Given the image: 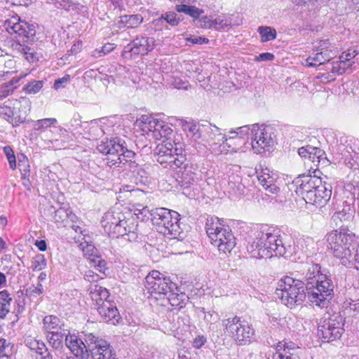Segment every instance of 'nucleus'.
<instances>
[{
	"instance_id": "obj_26",
	"label": "nucleus",
	"mask_w": 359,
	"mask_h": 359,
	"mask_svg": "<svg viewBox=\"0 0 359 359\" xmlns=\"http://www.w3.org/2000/svg\"><path fill=\"white\" fill-rule=\"evenodd\" d=\"M157 279V271H151L149 275L145 278L144 287L147 294H149L147 298L151 299V302L153 301L154 303L157 302V290L156 288V280Z\"/></svg>"
},
{
	"instance_id": "obj_1",
	"label": "nucleus",
	"mask_w": 359,
	"mask_h": 359,
	"mask_svg": "<svg viewBox=\"0 0 359 359\" xmlns=\"http://www.w3.org/2000/svg\"><path fill=\"white\" fill-rule=\"evenodd\" d=\"M334 288L332 279L323 273L320 266L312 264L308 265L304 280L290 276L281 278L276 294L290 309L301 305L306 297L313 306L325 308L334 297Z\"/></svg>"
},
{
	"instance_id": "obj_58",
	"label": "nucleus",
	"mask_w": 359,
	"mask_h": 359,
	"mask_svg": "<svg viewBox=\"0 0 359 359\" xmlns=\"http://www.w3.org/2000/svg\"><path fill=\"white\" fill-rule=\"evenodd\" d=\"M318 186H320V184H318L316 186V188L311 189V191L306 193L304 196H302V198L305 201V202L307 204L312 205L313 203V202H316V198H315V196H316L315 193L317 192V188H318Z\"/></svg>"
},
{
	"instance_id": "obj_47",
	"label": "nucleus",
	"mask_w": 359,
	"mask_h": 359,
	"mask_svg": "<svg viewBox=\"0 0 359 359\" xmlns=\"http://www.w3.org/2000/svg\"><path fill=\"white\" fill-rule=\"evenodd\" d=\"M29 348L31 350L35 351L39 355L41 354H45L47 353V347L46 344L39 340H32L30 342H29Z\"/></svg>"
},
{
	"instance_id": "obj_17",
	"label": "nucleus",
	"mask_w": 359,
	"mask_h": 359,
	"mask_svg": "<svg viewBox=\"0 0 359 359\" xmlns=\"http://www.w3.org/2000/svg\"><path fill=\"white\" fill-rule=\"evenodd\" d=\"M257 178L266 191L271 194H277L280 189L276 185V177L268 168H256Z\"/></svg>"
},
{
	"instance_id": "obj_31",
	"label": "nucleus",
	"mask_w": 359,
	"mask_h": 359,
	"mask_svg": "<svg viewBox=\"0 0 359 359\" xmlns=\"http://www.w3.org/2000/svg\"><path fill=\"white\" fill-rule=\"evenodd\" d=\"M88 261L90 268H94L103 274H106L109 271L106 261L100 256L93 255L91 254L89 255Z\"/></svg>"
},
{
	"instance_id": "obj_43",
	"label": "nucleus",
	"mask_w": 359,
	"mask_h": 359,
	"mask_svg": "<svg viewBox=\"0 0 359 359\" xmlns=\"http://www.w3.org/2000/svg\"><path fill=\"white\" fill-rule=\"evenodd\" d=\"M228 140H229V137L227 138L226 135L221 132L220 133H217L211 141H205L204 142L208 144L212 149H217V147H221Z\"/></svg>"
},
{
	"instance_id": "obj_63",
	"label": "nucleus",
	"mask_w": 359,
	"mask_h": 359,
	"mask_svg": "<svg viewBox=\"0 0 359 359\" xmlns=\"http://www.w3.org/2000/svg\"><path fill=\"white\" fill-rule=\"evenodd\" d=\"M311 149V154L309 155L308 159L313 163L316 165H317L319 163V160H318L317 156V151L318 147H312Z\"/></svg>"
},
{
	"instance_id": "obj_27",
	"label": "nucleus",
	"mask_w": 359,
	"mask_h": 359,
	"mask_svg": "<svg viewBox=\"0 0 359 359\" xmlns=\"http://www.w3.org/2000/svg\"><path fill=\"white\" fill-rule=\"evenodd\" d=\"M161 83L165 86H173L175 88L184 90H187L189 86L188 82L183 81L180 78L175 77L168 72L162 74Z\"/></svg>"
},
{
	"instance_id": "obj_5",
	"label": "nucleus",
	"mask_w": 359,
	"mask_h": 359,
	"mask_svg": "<svg viewBox=\"0 0 359 359\" xmlns=\"http://www.w3.org/2000/svg\"><path fill=\"white\" fill-rule=\"evenodd\" d=\"M205 230L211 243L218 248L220 252H230L236 246V238L228 225L217 217H208L205 223Z\"/></svg>"
},
{
	"instance_id": "obj_2",
	"label": "nucleus",
	"mask_w": 359,
	"mask_h": 359,
	"mask_svg": "<svg viewBox=\"0 0 359 359\" xmlns=\"http://www.w3.org/2000/svg\"><path fill=\"white\" fill-rule=\"evenodd\" d=\"M247 250L251 257L256 259L273 256L290 257L296 253V247L293 241H287L281 236L280 230L261 224L254 228Z\"/></svg>"
},
{
	"instance_id": "obj_48",
	"label": "nucleus",
	"mask_w": 359,
	"mask_h": 359,
	"mask_svg": "<svg viewBox=\"0 0 359 359\" xmlns=\"http://www.w3.org/2000/svg\"><path fill=\"white\" fill-rule=\"evenodd\" d=\"M214 29H222L231 25V20L224 15H219L213 20Z\"/></svg>"
},
{
	"instance_id": "obj_60",
	"label": "nucleus",
	"mask_w": 359,
	"mask_h": 359,
	"mask_svg": "<svg viewBox=\"0 0 359 359\" xmlns=\"http://www.w3.org/2000/svg\"><path fill=\"white\" fill-rule=\"evenodd\" d=\"M199 22L202 28L214 29V22L210 17L205 16L199 19Z\"/></svg>"
},
{
	"instance_id": "obj_30",
	"label": "nucleus",
	"mask_w": 359,
	"mask_h": 359,
	"mask_svg": "<svg viewBox=\"0 0 359 359\" xmlns=\"http://www.w3.org/2000/svg\"><path fill=\"white\" fill-rule=\"evenodd\" d=\"M203 127V124H197L194 121L186 122L183 125L184 131L187 133V135L190 136L191 138L195 140H201L202 133H201V130Z\"/></svg>"
},
{
	"instance_id": "obj_61",
	"label": "nucleus",
	"mask_w": 359,
	"mask_h": 359,
	"mask_svg": "<svg viewBox=\"0 0 359 359\" xmlns=\"http://www.w3.org/2000/svg\"><path fill=\"white\" fill-rule=\"evenodd\" d=\"M273 359H300V357L299 354L286 352L284 354H274Z\"/></svg>"
},
{
	"instance_id": "obj_41",
	"label": "nucleus",
	"mask_w": 359,
	"mask_h": 359,
	"mask_svg": "<svg viewBox=\"0 0 359 359\" xmlns=\"http://www.w3.org/2000/svg\"><path fill=\"white\" fill-rule=\"evenodd\" d=\"M165 22L172 26H177L180 22V19L177 18L175 13L167 12L158 18V26L163 25Z\"/></svg>"
},
{
	"instance_id": "obj_8",
	"label": "nucleus",
	"mask_w": 359,
	"mask_h": 359,
	"mask_svg": "<svg viewBox=\"0 0 359 359\" xmlns=\"http://www.w3.org/2000/svg\"><path fill=\"white\" fill-rule=\"evenodd\" d=\"M101 222L104 232L111 237L128 236V240L130 241L137 238L134 226L128 225V221L125 219L121 212H107Z\"/></svg>"
},
{
	"instance_id": "obj_18",
	"label": "nucleus",
	"mask_w": 359,
	"mask_h": 359,
	"mask_svg": "<svg viewBox=\"0 0 359 359\" xmlns=\"http://www.w3.org/2000/svg\"><path fill=\"white\" fill-rule=\"evenodd\" d=\"M95 346L91 348L90 358L92 359H117L111 346L105 340L96 338Z\"/></svg>"
},
{
	"instance_id": "obj_21",
	"label": "nucleus",
	"mask_w": 359,
	"mask_h": 359,
	"mask_svg": "<svg viewBox=\"0 0 359 359\" xmlns=\"http://www.w3.org/2000/svg\"><path fill=\"white\" fill-rule=\"evenodd\" d=\"M97 310L104 321L107 323L111 321L113 324L118 322L119 313L116 306L111 301L103 302Z\"/></svg>"
},
{
	"instance_id": "obj_57",
	"label": "nucleus",
	"mask_w": 359,
	"mask_h": 359,
	"mask_svg": "<svg viewBox=\"0 0 359 359\" xmlns=\"http://www.w3.org/2000/svg\"><path fill=\"white\" fill-rule=\"evenodd\" d=\"M11 294L8 290H2L0 292V305L5 306H10L12 302Z\"/></svg>"
},
{
	"instance_id": "obj_62",
	"label": "nucleus",
	"mask_w": 359,
	"mask_h": 359,
	"mask_svg": "<svg viewBox=\"0 0 359 359\" xmlns=\"http://www.w3.org/2000/svg\"><path fill=\"white\" fill-rule=\"evenodd\" d=\"M206 342V338L203 335L196 337L193 341V346L196 348H201Z\"/></svg>"
},
{
	"instance_id": "obj_16",
	"label": "nucleus",
	"mask_w": 359,
	"mask_h": 359,
	"mask_svg": "<svg viewBox=\"0 0 359 359\" xmlns=\"http://www.w3.org/2000/svg\"><path fill=\"white\" fill-rule=\"evenodd\" d=\"M13 121L11 123L15 127L22 123L26 120V116L31 109V102L25 97H20L15 100L13 107Z\"/></svg>"
},
{
	"instance_id": "obj_29",
	"label": "nucleus",
	"mask_w": 359,
	"mask_h": 359,
	"mask_svg": "<svg viewBox=\"0 0 359 359\" xmlns=\"http://www.w3.org/2000/svg\"><path fill=\"white\" fill-rule=\"evenodd\" d=\"M11 47L13 51L23 56L27 60L32 61L34 60V50L32 48L20 42L13 43Z\"/></svg>"
},
{
	"instance_id": "obj_12",
	"label": "nucleus",
	"mask_w": 359,
	"mask_h": 359,
	"mask_svg": "<svg viewBox=\"0 0 359 359\" xmlns=\"http://www.w3.org/2000/svg\"><path fill=\"white\" fill-rule=\"evenodd\" d=\"M343 323L340 316L333 315L320 320L318 327V336L323 341H332L339 339L343 333Z\"/></svg>"
},
{
	"instance_id": "obj_56",
	"label": "nucleus",
	"mask_w": 359,
	"mask_h": 359,
	"mask_svg": "<svg viewBox=\"0 0 359 359\" xmlns=\"http://www.w3.org/2000/svg\"><path fill=\"white\" fill-rule=\"evenodd\" d=\"M43 288L41 283H38L36 286L32 285L26 290L27 295L37 297L43 293Z\"/></svg>"
},
{
	"instance_id": "obj_11",
	"label": "nucleus",
	"mask_w": 359,
	"mask_h": 359,
	"mask_svg": "<svg viewBox=\"0 0 359 359\" xmlns=\"http://www.w3.org/2000/svg\"><path fill=\"white\" fill-rule=\"evenodd\" d=\"M97 337L92 333L85 334L84 341L75 334H68L65 338L66 346L79 359H90V351L93 348Z\"/></svg>"
},
{
	"instance_id": "obj_33",
	"label": "nucleus",
	"mask_w": 359,
	"mask_h": 359,
	"mask_svg": "<svg viewBox=\"0 0 359 359\" xmlns=\"http://www.w3.org/2000/svg\"><path fill=\"white\" fill-rule=\"evenodd\" d=\"M221 129L213 126L211 123L206 122L203 123V127L201 130L202 133L201 140L204 142L205 141H211L217 133H220Z\"/></svg>"
},
{
	"instance_id": "obj_49",
	"label": "nucleus",
	"mask_w": 359,
	"mask_h": 359,
	"mask_svg": "<svg viewBox=\"0 0 359 359\" xmlns=\"http://www.w3.org/2000/svg\"><path fill=\"white\" fill-rule=\"evenodd\" d=\"M354 64V62H351L348 64H344L340 60L339 62H334L332 64V72L334 74H337L339 75L342 74L345 72V71L351 67Z\"/></svg>"
},
{
	"instance_id": "obj_19",
	"label": "nucleus",
	"mask_w": 359,
	"mask_h": 359,
	"mask_svg": "<svg viewBox=\"0 0 359 359\" xmlns=\"http://www.w3.org/2000/svg\"><path fill=\"white\" fill-rule=\"evenodd\" d=\"M321 182L319 178L309 175H303L297 177L294 180L293 184L296 186L295 191L297 194L302 197Z\"/></svg>"
},
{
	"instance_id": "obj_44",
	"label": "nucleus",
	"mask_w": 359,
	"mask_h": 359,
	"mask_svg": "<svg viewBox=\"0 0 359 359\" xmlns=\"http://www.w3.org/2000/svg\"><path fill=\"white\" fill-rule=\"evenodd\" d=\"M146 40H144V37L141 39H135L133 41V55H144L146 54V49L144 43H146Z\"/></svg>"
},
{
	"instance_id": "obj_13",
	"label": "nucleus",
	"mask_w": 359,
	"mask_h": 359,
	"mask_svg": "<svg viewBox=\"0 0 359 359\" xmlns=\"http://www.w3.org/2000/svg\"><path fill=\"white\" fill-rule=\"evenodd\" d=\"M4 27L11 35L22 38L25 41H34L36 35V27L20 20L18 15H13L4 22Z\"/></svg>"
},
{
	"instance_id": "obj_54",
	"label": "nucleus",
	"mask_w": 359,
	"mask_h": 359,
	"mask_svg": "<svg viewBox=\"0 0 359 359\" xmlns=\"http://www.w3.org/2000/svg\"><path fill=\"white\" fill-rule=\"evenodd\" d=\"M70 80V76L69 74H66L63 77L59 78L55 81L53 88L55 90L63 88L69 83Z\"/></svg>"
},
{
	"instance_id": "obj_39",
	"label": "nucleus",
	"mask_w": 359,
	"mask_h": 359,
	"mask_svg": "<svg viewBox=\"0 0 359 359\" xmlns=\"http://www.w3.org/2000/svg\"><path fill=\"white\" fill-rule=\"evenodd\" d=\"M57 123V120L55 118H46L37 120L35 122V130L37 131L45 132V130L53 126L55 123Z\"/></svg>"
},
{
	"instance_id": "obj_46",
	"label": "nucleus",
	"mask_w": 359,
	"mask_h": 359,
	"mask_svg": "<svg viewBox=\"0 0 359 359\" xmlns=\"http://www.w3.org/2000/svg\"><path fill=\"white\" fill-rule=\"evenodd\" d=\"M116 47L114 43H107L100 49H95L92 55L95 57H102L111 52Z\"/></svg>"
},
{
	"instance_id": "obj_6",
	"label": "nucleus",
	"mask_w": 359,
	"mask_h": 359,
	"mask_svg": "<svg viewBox=\"0 0 359 359\" xmlns=\"http://www.w3.org/2000/svg\"><path fill=\"white\" fill-rule=\"evenodd\" d=\"M97 150L107 156V164L111 167L123 168L128 164H134L133 161L135 153L125 148L118 138L102 140L97 146Z\"/></svg>"
},
{
	"instance_id": "obj_22",
	"label": "nucleus",
	"mask_w": 359,
	"mask_h": 359,
	"mask_svg": "<svg viewBox=\"0 0 359 359\" xmlns=\"http://www.w3.org/2000/svg\"><path fill=\"white\" fill-rule=\"evenodd\" d=\"M135 126L139 128L144 134L149 135L151 133L154 137H156V127L157 126V119L151 116L144 114L137 119L135 123Z\"/></svg>"
},
{
	"instance_id": "obj_53",
	"label": "nucleus",
	"mask_w": 359,
	"mask_h": 359,
	"mask_svg": "<svg viewBox=\"0 0 359 359\" xmlns=\"http://www.w3.org/2000/svg\"><path fill=\"white\" fill-rule=\"evenodd\" d=\"M0 116L8 122L11 123L13 116V109L11 107L4 106L0 108Z\"/></svg>"
},
{
	"instance_id": "obj_37",
	"label": "nucleus",
	"mask_w": 359,
	"mask_h": 359,
	"mask_svg": "<svg viewBox=\"0 0 359 359\" xmlns=\"http://www.w3.org/2000/svg\"><path fill=\"white\" fill-rule=\"evenodd\" d=\"M258 32L262 42L272 41L276 38V30L271 27L261 26L258 28Z\"/></svg>"
},
{
	"instance_id": "obj_4",
	"label": "nucleus",
	"mask_w": 359,
	"mask_h": 359,
	"mask_svg": "<svg viewBox=\"0 0 359 359\" xmlns=\"http://www.w3.org/2000/svg\"><path fill=\"white\" fill-rule=\"evenodd\" d=\"M327 247L343 265L352 263V258L359 245L354 233L348 229H341L327 233Z\"/></svg>"
},
{
	"instance_id": "obj_45",
	"label": "nucleus",
	"mask_w": 359,
	"mask_h": 359,
	"mask_svg": "<svg viewBox=\"0 0 359 359\" xmlns=\"http://www.w3.org/2000/svg\"><path fill=\"white\" fill-rule=\"evenodd\" d=\"M46 266V259L41 254L36 255L32 262V268L34 271H41Z\"/></svg>"
},
{
	"instance_id": "obj_51",
	"label": "nucleus",
	"mask_w": 359,
	"mask_h": 359,
	"mask_svg": "<svg viewBox=\"0 0 359 359\" xmlns=\"http://www.w3.org/2000/svg\"><path fill=\"white\" fill-rule=\"evenodd\" d=\"M43 84L42 81H33L25 86V90L28 93L35 94L42 88Z\"/></svg>"
},
{
	"instance_id": "obj_50",
	"label": "nucleus",
	"mask_w": 359,
	"mask_h": 359,
	"mask_svg": "<svg viewBox=\"0 0 359 359\" xmlns=\"http://www.w3.org/2000/svg\"><path fill=\"white\" fill-rule=\"evenodd\" d=\"M4 152L7 157L10 168L15 170L16 168V159L13 150L11 147L6 146L4 147Z\"/></svg>"
},
{
	"instance_id": "obj_14",
	"label": "nucleus",
	"mask_w": 359,
	"mask_h": 359,
	"mask_svg": "<svg viewBox=\"0 0 359 359\" xmlns=\"http://www.w3.org/2000/svg\"><path fill=\"white\" fill-rule=\"evenodd\" d=\"M273 128L265 126L259 128L258 124L252 126L250 140L252 149L257 153H262L266 147L273 144L275 135L272 133Z\"/></svg>"
},
{
	"instance_id": "obj_38",
	"label": "nucleus",
	"mask_w": 359,
	"mask_h": 359,
	"mask_svg": "<svg viewBox=\"0 0 359 359\" xmlns=\"http://www.w3.org/2000/svg\"><path fill=\"white\" fill-rule=\"evenodd\" d=\"M13 346L6 339H0V359H10L13 353Z\"/></svg>"
},
{
	"instance_id": "obj_28",
	"label": "nucleus",
	"mask_w": 359,
	"mask_h": 359,
	"mask_svg": "<svg viewBox=\"0 0 359 359\" xmlns=\"http://www.w3.org/2000/svg\"><path fill=\"white\" fill-rule=\"evenodd\" d=\"M343 204L344 205L342 210L337 211L332 217V219L336 222L337 225L338 224V220L340 222L348 221L353 217L354 210H353L352 207L347 204L346 201H344Z\"/></svg>"
},
{
	"instance_id": "obj_40",
	"label": "nucleus",
	"mask_w": 359,
	"mask_h": 359,
	"mask_svg": "<svg viewBox=\"0 0 359 359\" xmlns=\"http://www.w3.org/2000/svg\"><path fill=\"white\" fill-rule=\"evenodd\" d=\"M228 187L230 191L236 196H240L245 194V187L241 183L238 177L237 181H229Z\"/></svg>"
},
{
	"instance_id": "obj_7",
	"label": "nucleus",
	"mask_w": 359,
	"mask_h": 359,
	"mask_svg": "<svg viewBox=\"0 0 359 359\" xmlns=\"http://www.w3.org/2000/svg\"><path fill=\"white\" fill-rule=\"evenodd\" d=\"M222 323L224 333L237 346H245L252 341L255 330L248 321L236 316L222 320Z\"/></svg>"
},
{
	"instance_id": "obj_34",
	"label": "nucleus",
	"mask_w": 359,
	"mask_h": 359,
	"mask_svg": "<svg viewBox=\"0 0 359 359\" xmlns=\"http://www.w3.org/2000/svg\"><path fill=\"white\" fill-rule=\"evenodd\" d=\"M67 334L63 330L55 331L54 332L46 333V336L48 341L54 348H59L62 346L64 337Z\"/></svg>"
},
{
	"instance_id": "obj_36",
	"label": "nucleus",
	"mask_w": 359,
	"mask_h": 359,
	"mask_svg": "<svg viewBox=\"0 0 359 359\" xmlns=\"http://www.w3.org/2000/svg\"><path fill=\"white\" fill-rule=\"evenodd\" d=\"M277 352L275 354H284L285 353L299 354V348L292 341H280L277 345Z\"/></svg>"
},
{
	"instance_id": "obj_20",
	"label": "nucleus",
	"mask_w": 359,
	"mask_h": 359,
	"mask_svg": "<svg viewBox=\"0 0 359 359\" xmlns=\"http://www.w3.org/2000/svg\"><path fill=\"white\" fill-rule=\"evenodd\" d=\"M68 205L55 208L50 205L44 210V214L52 217V220L57 225L66 226L68 223V215L69 212Z\"/></svg>"
},
{
	"instance_id": "obj_64",
	"label": "nucleus",
	"mask_w": 359,
	"mask_h": 359,
	"mask_svg": "<svg viewBox=\"0 0 359 359\" xmlns=\"http://www.w3.org/2000/svg\"><path fill=\"white\" fill-rule=\"evenodd\" d=\"M312 146L307 145L306 147H302L298 149V154L299 155L304 158H308L309 155L311 154V149Z\"/></svg>"
},
{
	"instance_id": "obj_24",
	"label": "nucleus",
	"mask_w": 359,
	"mask_h": 359,
	"mask_svg": "<svg viewBox=\"0 0 359 359\" xmlns=\"http://www.w3.org/2000/svg\"><path fill=\"white\" fill-rule=\"evenodd\" d=\"M63 327L64 323L56 316L48 315L45 316L43 320V329L45 334L59 330L65 331Z\"/></svg>"
},
{
	"instance_id": "obj_23",
	"label": "nucleus",
	"mask_w": 359,
	"mask_h": 359,
	"mask_svg": "<svg viewBox=\"0 0 359 359\" xmlns=\"http://www.w3.org/2000/svg\"><path fill=\"white\" fill-rule=\"evenodd\" d=\"M316 202H313V205L316 207H323L330 199L332 196V187L330 184L320 183L317 188V192L315 193Z\"/></svg>"
},
{
	"instance_id": "obj_55",
	"label": "nucleus",
	"mask_w": 359,
	"mask_h": 359,
	"mask_svg": "<svg viewBox=\"0 0 359 359\" xmlns=\"http://www.w3.org/2000/svg\"><path fill=\"white\" fill-rule=\"evenodd\" d=\"M358 54V52L357 50L348 49L347 51L342 53L340 56V60H341V62H344V65L348 64L350 63L351 60L354 58Z\"/></svg>"
},
{
	"instance_id": "obj_15",
	"label": "nucleus",
	"mask_w": 359,
	"mask_h": 359,
	"mask_svg": "<svg viewBox=\"0 0 359 359\" xmlns=\"http://www.w3.org/2000/svg\"><path fill=\"white\" fill-rule=\"evenodd\" d=\"M328 43L323 41L317 48V53H312L306 59L309 67H316L329 62L336 56V50L330 49Z\"/></svg>"
},
{
	"instance_id": "obj_25",
	"label": "nucleus",
	"mask_w": 359,
	"mask_h": 359,
	"mask_svg": "<svg viewBox=\"0 0 359 359\" xmlns=\"http://www.w3.org/2000/svg\"><path fill=\"white\" fill-rule=\"evenodd\" d=\"M89 290L90 298L96 303L97 307L100 306L103 302L109 301L108 300L109 293L105 287L98 285H94L90 286Z\"/></svg>"
},
{
	"instance_id": "obj_52",
	"label": "nucleus",
	"mask_w": 359,
	"mask_h": 359,
	"mask_svg": "<svg viewBox=\"0 0 359 359\" xmlns=\"http://www.w3.org/2000/svg\"><path fill=\"white\" fill-rule=\"evenodd\" d=\"M104 133V130L96 122H91L89 133L93 138L102 136Z\"/></svg>"
},
{
	"instance_id": "obj_10",
	"label": "nucleus",
	"mask_w": 359,
	"mask_h": 359,
	"mask_svg": "<svg viewBox=\"0 0 359 359\" xmlns=\"http://www.w3.org/2000/svg\"><path fill=\"white\" fill-rule=\"evenodd\" d=\"M178 212L166 208H158V234L175 239L180 233Z\"/></svg>"
},
{
	"instance_id": "obj_32",
	"label": "nucleus",
	"mask_w": 359,
	"mask_h": 359,
	"mask_svg": "<svg viewBox=\"0 0 359 359\" xmlns=\"http://www.w3.org/2000/svg\"><path fill=\"white\" fill-rule=\"evenodd\" d=\"M175 10L178 13H183L191 17L194 20L199 19L201 15L203 13V11L202 9H199L194 6L186 4L176 5Z\"/></svg>"
},
{
	"instance_id": "obj_9",
	"label": "nucleus",
	"mask_w": 359,
	"mask_h": 359,
	"mask_svg": "<svg viewBox=\"0 0 359 359\" xmlns=\"http://www.w3.org/2000/svg\"><path fill=\"white\" fill-rule=\"evenodd\" d=\"M187 299L175 283L158 271V300L165 299L172 306L182 307Z\"/></svg>"
},
{
	"instance_id": "obj_42",
	"label": "nucleus",
	"mask_w": 359,
	"mask_h": 359,
	"mask_svg": "<svg viewBox=\"0 0 359 359\" xmlns=\"http://www.w3.org/2000/svg\"><path fill=\"white\" fill-rule=\"evenodd\" d=\"M249 132L250 127L248 125L238 127L236 130H231L229 131V133L232 135V136L229 137V140L236 137L243 140H245V138L249 139Z\"/></svg>"
},
{
	"instance_id": "obj_59",
	"label": "nucleus",
	"mask_w": 359,
	"mask_h": 359,
	"mask_svg": "<svg viewBox=\"0 0 359 359\" xmlns=\"http://www.w3.org/2000/svg\"><path fill=\"white\" fill-rule=\"evenodd\" d=\"M187 43H189L191 44H204L208 43L209 40L205 37L202 36H191L190 37H187L186 39Z\"/></svg>"
},
{
	"instance_id": "obj_35",
	"label": "nucleus",
	"mask_w": 359,
	"mask_h": 359,
	"mask_svg": "<svg viewBox=\"0 0 359 359\" xmlns=\"http://www.w3.org/2000/svg\"><path fill=\"white\" fill-rule=\"evenodd\" d=\"M143 21V17L140 14L125 15L121 16L120 22L128 28H136Z\"/></svg>"
},
{
	"instance_id": "obj_3",
	"label": "nucleus",
	"mask_w": 359,
	"mask_h": 359,
	"mask_svg": "<svg viewBox=\"0 0 359 359\" xmlns=\"http://www.w3.org/2000/svg\"><path fill=\"white\" fill-rule=\"evenodd\" d=\"M161 114L158 113V116ZM174 133L170 125L158 117V163L165 170V176L161 180L162 189L168 191L176 186L175 169L180 168L184 160V156L179 154L178 149L174 148Z\"/></svg>"
}]
</instances>
